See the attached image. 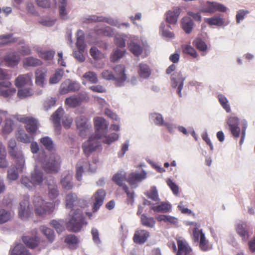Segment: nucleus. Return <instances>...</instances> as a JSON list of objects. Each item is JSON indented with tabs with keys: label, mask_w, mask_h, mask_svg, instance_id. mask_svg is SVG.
<instances>
[{
	"label": "nucleus",
	"mask_w": 255,
	"mask_h": 255,
	"mask_svg": "<svg viewBox=\"0 0 255 255\" xmlns=\"http://www.w3.org/2000/svg\"><path fill=\"white\" fill-rule=\"evenodd\" d=\"M15 137L18 141L24 142V143H28V142H30L31 140V136H28L23 129L18 130L15 134Z\"/></svg>",
	"instance_id": "a19ab883"
},
{
	"label": "nucleus",
	"mask_w": 255,
	"mask_h": 255,
	"mask_svg": "<svg viewBox=\"0 0 255 255\" xmlns=\"http://www.w3.org/2000/svg\"><path fill=\"white\" fill-rule=\"evenodd\" d=\"M181 12L180 7H173L166 13V20L170 24H175Z\"/></svg>",
	"instance_id": "5701e85b"
},
{
	"label": "nucleus",
	"mask_w": 255,
	"mask_h": 255,
	"mask_svg": "<svg viewBox=\"0 0 255 255\" xmlns=\"http://www.w3.org/2000/svg\"><path fill=\"white\" fill-rule=\"evenodd\" d=\"M128 47L130 51L135 56H138L143 52V49L140 45L135 43V42H130V43L128 44Z\"/></svg>",
	"instance_id": "79ce46f5"
},
{
	"label": "nucleus",
	"mask_w": 255,
	"mask_h": 255,
	"mask_svg": "<svg viewBox=\"0 0 255 255\" xmlns=\"http://www.w3.org/2000/svg\"><path fill=\"white\" fill-rule=\"evenodd\" d=\"M43 180V172L38 169H34L31 173V178L27 176H22L20 179L21 184L29 189L32 188L36 185H40Z\"/></svg>",
	"instance_id": "20e7f679"
},
{
	"label": "nucleus",
	"mask_w": 255,
	"mask_h": 255,
	"mask_svg": "<svg viewBox=\"0 0 255 255\" xmlns=\"http://www.w3.org/2000/svg\"><path fill=\"white\" fill-rule=\"evenodd\" d=\"M227 8L221 3L217 1H207L203 6L201 11L202 12L214 13L217 10L219 11H226Z\"/></svg>",
	"instance_id": "f8f14e48"
},
{
	"label": "nucleus",
	"mask_w": 255,
	"mask_h": 255,
	"mask_svg": "<svg viewBox=\"0 0 255 255\" xmlns=\"http://www.w3.org/2000/svg\"><path fill=\"white\" fill-rule=\"evenodd\" d=\"M90 53L91 56H92V57L94 59H102V58L104 57V56L102 52L98 50L97 47H93L91 48L90 50Z\"/></svg>",
	"instance_id": "13d9d810"
},
{
	"label": "nucleus",
	"mask_w": 255,
	"mask_h": 255,
	"mask_svg": "<svg viewBox=\"0 0 255 255\" xmlns=\"http://www.w3.org/2000/svg\"><path fill=\"white\" fill-rule=\"evenodd\" d=\"M145 195L147 197L153 201H159V197L158 195V191L156 187L152 186L149 189L148 191L145 192Z\"/></svg>",
	"instance_id": "3c124183"
},
{
	"label": "nucleus",
	"mask_w": 255,
	"mask_h": 255,
	"mask_svg": "<svg viewBox=\"0 0 255 255\" xmlns=\"http://www.w3.org/2000/svg\"><path fill=\"white\" fill-rule=\"evenodd\" d=\"M112 180L118 185L122 187L125 185L124 182L125 180L127 181V175L125 171H119L114 174Z\"/></svg>",
	"instance_id": "c85d7f7f"
},
{
	"label": "nucleus",
	"mask_w": 255,
	"mask_h": 255,
	"mask_svg": "<svg viewBox=\"0 0 255 255\" xmlns=\"http://www.w3.org/2000/svg\"><path fill=\"white\" fill-rule=\"evenodd\" d=\"M151 116L152 119H154L155 124L157 125V126H163L164 119L161 114H152Z\"/></svg>",
	"instance_id": "338daca9"
},
{
	"label": "nucleus",
	"mask_w": 255,
	"mask_h": 255,
	"mask_svg": "<svg viewBox=\"0 0 255 255\" xmlns=\"http://www.w3.org/2000/svg\"><path fill=\"white\" fill-rule=\"evenodd\" d=\"M33 94V91L31 88L27 89H21L18 90L17 96L19 98H23L26 97L31 96Z\"/></svg>",
	"instance_id": "052dcab7"
},
{
	"label": "nucleus",
	"mask_w": 255,
	"mask_h": 255,
	"mask_svg": "<svg viewBox=\"0 0 255 255\" xmlns=\"http://www.w3.org/2000/svg\"><path fill=\"white\" fill-rule=\"evenodd\" d=\"M96 33L98 35H106V36H113L114 35V32L113 28L110 26H105L102 28H95Z\"/></svg>",
	"instance_id": "ea45409f"
},
{
	"label": "nucleus",
	"mask_w": 255,
	"mask_h": 255,
	"mask_svg": "<svg viewBox=\"0 0 255 255\" xmlns=\"http://www.w3.org/2000/svg\"><path fill=\"white\" fill-rule=\"evenodd\" d=\"M59 196V191L56 185H49L48 186V196L50 200H53V205H54L55 201Z\"/></svg>",
	"instance_id": "a18cd8bd"
},
{
	"label": "nucleus",
	"mask_w": 255,
	"mask_h": 255,
	"mask_svg": "<svg viewBox=\"0 0 255 255\" xmlns=\"http://www.w3.org/2000/svg\"><path fill=\"white\" fill-rule=\"evenodd\" d=\"M236 231L240 237H241L243 241L247 242L249 239L250 232L247 228L246 223L242 222V223H237L236 226Z\"/></svg>",
	"instance_id": "6ab92c4d"
},
{
	"label": "nucleus",
	"mask_w": 255,
	"mask_h": 255,
	"mask_svg": "<svg viewBox=\"0 0 255 255\" xmlns=\"http://www.w3.org/2000/svg\"><path fill=\"white\" fill-rule=\"evenodd\" d=\"M64 74V71L63 69L56 70L54 73L49 78V84H57L59 82L63 77Z\"/></svg>",
	"instance_id": "e433bc0d"
},
{
	"label": "nucleus",
	"mask_w": 255,
	"mask_h": 255,
	"mask_svg": "<svg viewBox=\"0 0 255 255\" xmlns=\"http://www.w3.org/2000/svg\"><path fill=\"white\" fill-rule=\"evenodd\" d=\"M126 68L124 64H118L115 66L113 70L115 73L114 81H115L117 86H122L127 79L126 74Z\"/></svg>",
	"instance_id": "0eeeda50"
},
{
	"label": "nucleus",
	"mask_w": 255,
	"mask_h": 255,
	"mask_svg": "<svg viewBox=\"0 0 255 255\" xmlns=\"http://www.w3.org/2000/svg\"><path fill=\"white\" fill-rule=\"evenodd\" d=\"M34 212L36 215H44L51 214L54 211L56 205H59L60 200H56L54 205L51 202H45L41 196L35 195L33 199Z\"/></svg>",
	"instance_id": "7ed1b4c3"
},
{
	"label": "nucleus",
	"mask_w": 255,
	"mask_h": 255,
	"mask_svg": "<svg viewBox=\"0 0 255 255\" xmlns=\"http://www.w3.org/2000/svg\"><path fill=\"white\" fill-rule=\"evenodd\" d=\"M55 54V50H45V51H39V56L42 59L48 60L52 59Z\"/></svg>",
	"instance_id": "4d7b16f0"
},
{
	"label": "nucleus",
	"mask_w": 255,
	"mask_h": 255,
	"mask_svg": "<svg viewBox=\"0 0 255 255\" xmlns=\"http://www.w3.org/2000/svg\"><path fill=\"white\" fill-rule=\"evenodd\" d=\"M11 157L15 159V162L18 166V170L23 171L25 165V159L22 150L17 148V143L13 148V152L11 153Z\"/></svg>",
	"instance_id": "2eb2a0df"
},
{
	"label": "nucleus",
	"mask_w": 255,
	"mask_h": 255,
	"mask_svg": "<svg viewBox=\"0 0 255 255\" xmlns=\"http://www.w3.org/2000/svg\"><path fill=\"white\" fill-rule=\"evenodd\" d=\"M40 230L41 233L45 236L47 240L49 243H52L54 241L55 237L54 232L52 229L48 228L45 226H41L40 227Z\"/></svg>",
	"instance_id": "473e14b6"
},
{
	"label": "nucleus",
	"mask_w": 255,
	"mask_h": 255,
	"mask_svg": "<svg viewBox=\"0 0 255 255\" xmlns=\"http://www.w3.org/2000/svg\"><path fill=\"white\" fill-rule=\"evenodd\" d=\"M61 164V157L57 154H51L48 160L45 163L44 168L47 172L56 173Z\"/></svg>",
	"instance_id": "9d476101"
},
{
	"label": "nucleus",
	"mask_w": 255,
	"mask_h": 255,
	"mask_svg": "<svg viewBox=\"0 0 255 255\" xmlns=\"http://www.w3.org/2000/svg\"><path fill=\"white\" fill-rule=\"evenodd\" d=\"M18 166L16 165L14 167H10L7 170V178L9 180H14L18 177L19 173H22V171H19Z\"/></svg>",
	"instance_id": "37998d69"
},
{
	"label": "nucleus",
	"mask_w": 255,
	"mask_h": 255,
	"mask_svg": "<svg viewBox=\"0 0 255 255\" xmlns=\"http://www.w3.org/2000/svg\"><path fill=\"white\" fill-rule=\"evenodd\" d=\"M218 98L220 104V105H221L223 109H224L227 112H231V108L229 105L227 98H226V96H224V95L222 94L219 95Z\"/></svg>",
	"instance_id": "603ef678"
},
{
	"label": "nucleus",
	"mask_w": 255,
	"mask_h": 255,
	"mask_svg": "<svg viewBox=\"0 0 255 255\" xmlns=\"http://www.w3.org/2000/svg\"><path fill=\"white\" fill-rule=\"evenodd\" d=\"M65 242L67 244L69 245V246H73V247L76 248L79 242V240L76 236L73 235V234H69V235L66 236L65 238Z\"/></svg>",
	"instance_id": "5fc2aeb1"
},
{
	"label": "nucleus",
	"mask_w": 255,
	"mask_h": 255,
	"mask_svg": "<svg viewBox=\"0 0 255 255\" xmlns=\"http://www.w3.org/2000/svg\"><path fill=\"white\" fill-rule=\"evenodd\" d=\"M22 240L27 247L31 249L35 248V247L38 246L39 243V237H36V236L33 237L24 236L22 237Z\"/></svg>",
	"instance_id": "7c9ffc66"
},
{
	"label": "nucleus",
	"mask_w": 255,
	"mask_h": 255,
	"mask_svg": "<svg viewBox=\"0 0 255 255\" xmlns=\"http://www.w3.org/2000/svg\"><path fill=\"white\" fill-rule=\"evenodd\" d=\"M10 255H31V254L26 249L25 246L21 244H18L10 251Z\"/></svg>",
	"instance_id": "cd10ccee"
},
{
	"label": "nucleus",
	"mask_w": 255,
	"mask_h": 255,
	"mask_svg": "<svg viewBox=\"0 0 255 255\" xmlns=\"http://www.w3.org/2000/svg\"><path fill=\"white\" fill-rule=\"evenodd\" d=\"M88 119L85 116L81 115L77 117L75 120L76 127L80 130V135L82 136L85 135V132L88 130L89 125L87 123Z\"/></svg>",
	"instance_id": "aec40b11"
},
{
	"label": "nucleus",
	"mask_w": 255,
	"mask_h": 255,
	"mask_svg": "<svg viewBox=\"0 0 255 255\" xmlns=\"http://www.w3.org/2000/svg\"><path fill=\"white\" fill-rule=\"evenodd\" d=\"M24 66H40L42 62L39 59L35 58L33 57H28L23 59Z\"/></svg>",
	"instance_id": "58836bf2"
},
{
	"label": "nucleus",
	"mask_w": 255,
	"mask_h": 255,
	"mask_svg": "<svg viewBox=\"0 0 255 255\" xmlns=\"http://www.w3.org/2000/svg\"><path fill=\"white\" fill-rule=\"evenodd\" d=\"M47 71L45 68H39L35 71V81L37 85L43 87Z\"/></svg>",
	"instance_id": "a878e982"
},
{
	"label": "nucleus",
	"mask_w": 255,
	"mask_h": 255,
	"mask_svg": "<svg viewBox=\"0 0 255 255\" xmlns=\"http://www.w3.org/2000/svg\"><path fill=\"white\" fill-rule=\"evenodd\" d=\"M106 196V192L104 189H98L93 194L92 197L93 200V212H97L103 205Z\"/></svg>",
	"instance_id": "ddd939ff"
},
{
	"label": "nucleus",
	"mask_w": 255,
	"mask_h": 255,
	"mask_svg": "<svg viewBox=\"0 0 255 255\" xmlns=\"http://www.w3.org/2000/svg\"><path fill=\"white\" fill-rule=\"evenodd\" d=\"M146 202L147 203L148 205H150V209L154 212L166 213V212H170L172 209V206L168 202H161L157 206H155V204H152L149 201H146Z\"/></svg>",
	"instance_id": "4be33fe9"
},
{
	"label": "nucleus",
	"mask_w": 255,
	"mask_h": 255,
	"mask_svg": "<svg viewBox=\"0 0 255 255\" xmlns=\"http://www.w3.org/2000/svg\"><path fill=\"white\" fill-rule=\"evenodd\" d=\"M89 97L86 93H79L77 96H71L66 98L65 104L68 107L75 108L81 105L83 102H87Z\"/></svg>",
	"instance_id": "1a4fd4ad"
},
{
	"label": "nucleus",
	"mask_w": 255,
	"mask_h": 255,
	"mask_svg": "<svg viewBox=\"0 0 255 255\" xmlns=\"http://www.w3.org/2000/svg\"><path fill=\"white\" fill-rule=\"evenodd\" d=\"M31 214V210L29 207V196L24 195L23 200L19 204L18 216L21 219H26Z\"/></svg>",
	"instance_id": "9b49d317"
},
{
	"label": "nucleus",
	"mask_w": 255,
	"mask_h": 255,
	"mask_svg": "<svg viewBox=\"0 0 255 255\" xmlns=\"http://www.w3.org/2000/svg\"><path fill=\"white\" fill-rule=\"evenodd\" d=\"M20 57L15 52L9 53L4 56V60L8 66H17L20 62Z\"/></svg>",
	"instance_id": "bb28decb"
},
{
	"label": "nucleus",
	"mask_w": 255,
	"mask_h": 255,
	"mask_svg": "<svg viewBox=\"0 0 255 255\" xmlns=\"http://www.w3.org/2000/svg\"><path fill=\"white\" fill-rule=\"evenodd\" d=\"M56 103L55 98L51 97L47 99L43 103V107L45 110H48L52 106H54Z\"/></svg>",
	"instance_id": "69168bd1"
},
{
	"label": "nucleus",
	"mask_w": 255,
	"mask_h": 255,
	"mask_svg": "<svg viewBox=\"0 0 255 255\" xmlns=\"http://www.w3.org/2000/svg\"><path fill=\"white\" fill-rule=\"evenodd\" d=\"M40 141L48 150L51 151L54 149V142L51 138L49 137V136H44V137L41 138Z\"/></svg>",
	"instance_id": "de8ad7c7"
},
{
	"label": "nucleus",
	"mask_w": 255,
	"mask_h": 255,
	"mask_svg": "<svg viewBox=\"0 0 255 255\" xmlns=\"http://www.w3.org/2000/svg\"><path fill=\"white\" fill-rule=\"evenodd\" d=\"M205 21L210 25L222 26L225 24V20L221 15H214L206 19Z\"/></svg>",
	"instance_id": "2f4dec72"
},
{
	"label": "nucleus",
	"mask_w": 255,
	"mask_h": 255,
	"mask_svg": "<svg viewBox=\"0 0 255 255\" xmlns=\"http://www.w3.org/2000/svg\"><path fill=\"white\" fill-rule=\"evenodd\" d=\"M94 126L96 128L94 135L90 136L89 138L83 144L84 152L87 156H89L91 152L96 150L100 145L99 139H102L105 143L111 144L119 136L117 133L114 132L109 136H106L108 132V125L105 119L102 117H96L94 119Z\"/></svg>",
	"instance_id": "f257e3e1"
},
{
	"label": "nucleus",
	"mask_w": 255,
	"mask_h": 255,
	"mask_svg": "<svg viewBox=\"0 0 255 255\" xmlns=\"http://www.w3.org/2000/svg\"><path fill=\"white\" fill-rule=\"evenodd\" d=\"M199 247L202 251H208V250H212L213 247L212 244L207 240L205 234L203 232L201 236Z\"/></svg>",
	"instance_id": "c9c22d12"
},
{
	"label": "nucleus",
	"mask_w": 255,
	"mask_h": 255,
	"mask_svg": "<svg viewBox=\"0 0 255 255\" xmlns=\"http://www.w3.org/2000/svg\"><path fill=\"white\" fill-rule=\"evenodd\" d=\"M50 225L56 230L57 233H61L62 231L64 230L63 223H61V222L57 221V220H51Z\"/></svg>",
	"instance_id": "0e129e2a"
},
{
	"label": "nucleus",
	"mask_w": 255,
	"mask_h": 255,
	"mask_svg": "<svg viewBox=\"0 0 255 255\" xmlns=\"http://www.w3.org/2000/svg\"><path fill=\"white\" fill-rule=\"evenodd\" d=\"M72 176L70 174H66V176H64L61 180V183L63 186V188L66 189V190H70L73 187V184L72 182Z\"/></svg>",
	"instance_id": "c03bdc74"
},
{
	"label": "nucleus",
	"mask_w": 255,
	"mask_h": 255,
	"mask_svg": "<svg viewBox=\"0 0 255 255\" xmlns=\"http://www.w3.org/2000/svg\"><path fill=\"white\" fill-rule=\"evenodd\" d=\"M150 233L146 230H137L133 235V241L138 244H143L147 240Z\"/></svg>",
	"instance_id": "412c9836"
},
{
	"label": "nucleus",
	"mask_w": 255,
	"mask_h": 255,
	"mask_svg": "<svg viewBox=\"0 0 255 255\" xmlns=\"http://www.w3.org/2000/svg\"><path fill=\"white\" fill-rule=\"evenodd\" d=\"M12 33L0 35V45H7L17 41L16 38L12 37Z\"/></svg>",
	"instance_id": "49530a36"
},
{
	"label": "nucleus",
	"mask_w": 255,
	"mask_h": 255,
	"mask_svg": "<svg viewBox=\"0 0 255 255\" xmlns=\"http://www.w3.org/2000/svg\"><path fill=\"white\" fill-rule=\"evenodd\" d=\"M227 124L228 125L230 131L233 135L236 137V138L240 136L241 129L239 127V118L236 117H233V116L229 117L227 120Z\"/></svg>",
	"instance_id": "4468645a"
},
{
	"label": "nucleus",
	"mask_w": 255,
	"mask_h": 255,
	"mask_svg": "<svg viewBox=\"0 0 255 255\" xmlns=\"http://www.w3.org/2000/svg\"><path fill=\"white\" fill-rule=\"evenodd\" d=\"M12 215L10 211L4 209H0V224H3L5 222L10 220Z\"/></svg>",
	"instance_id": "8fccbe9b"
},
{
	"label": "nucleus",
	"mask_w": 255,
	"mask_h": 255,
	"mask_svg": "<svg viewBox=\"0 0 255 255\" xmlns=\"http://www.w3.org/2000/svg\"><path fill=\"white\" fill-rule=\"evenodd\" d=\"M140 222L143 226H146V227L153 228L154 227L156 222L154 217L142 214L140 216Z\"/></svg>",
	"instance_id": "72a5a7b5"
},
{
	"label": "nucleus",
	"mask_w": 255,
	"mask_h": 255,
	"mask_svg": "<svg viewBox=\"0 0 255 255\" xmlns=\"http://www.w3.org/2000/svg\"><path fill=\"white\" fill-rule=\"evenodd\" d=\"M194 23L190 16L183 17L181 19V27L184 30L185 33H190L194 27Z\"/></svg>",
	"instance_id": "393cba45"
},
{
	"label": "nucleus",
	"mask_w": 255,
	"mask_h": 255,
	"mask_svg": "<svg viewBox=\"0 0 255 255\" xmlns=\"http://www.w3.org/2000/svg\"><path fill=\"white\" fill-rule=\"evenodd\" d=\"M171 79L173 81V86H177V93L180 97H181V91L183 88L184 78L182 76L181 72H175L172 75Z\"/></svg>",
	"instance_id": "f3484780"
},
{
	"label": "nucleus",
	"mask_w": 255,
	"mask_h": 255,
	"mask_svg": "<svg viewBox=\"0 0 255 255\" xmlns=\"http://www.w3.org/2000/svg\"><path fill=\"white\" fill-rule=\"evenodd\" d=\"M139 69L138 70V74L140 77L142 78H147L151 74V70L147 64H141L138 65Z\"/></svg>",
	"instance_id": "f704fd0d"
},
{
	"label": "nucleus",
	"mask_w": 255,
	"mask_h": 255,
	"mask_svg": "<svg viewBox=\"0 0 255 255\" xmlns=\"http://www.w3.org/2000/svg\"><path fill=\"white\" fill-rule=\"evenodd\" d=\"M64 111L62 107H59L57 110L52 115L51 120L56 128H60V120H62V124L63 126L65 128H70L72 122L73 120L68 116H64Z\"/></svg>",
	"instance_id": "39448f33"
},
{
	"label": "nucleus",
	"mask_w": 255,
	"mask_h": 255,
	"mask_svg": "<svg viewBox=\"0 0 255 255\" xmlns=\"http://www.w3.org/2000/svg\"><path fill=\"white\" fill-rule=\"evenodd\" d=\"M17 120L21 123H24L25 128L30 134H34L39 127L38 121L34 117L22 116L21 117H18Z\"/></svg>",
	"instance_id": "423d86ee"
},
{
	"label": "nucleus",
	"mask_w": 255,
	"mask_h": 255,
	"mask_svg": "<svg viewBox=\"0 0 255 255\" xmlns=\"http://www.w3.org/2000/svg\"><path fill=\"white\" fill-rule=\"evenodd\" d=\"M59 14L62 18H65L67 15L66 6L67 0H59Z\"/></svg>",
	"instance_id": "6e6d98bb"
},
{
	"label": "nucleus",
	"mask_w": 255,
	"mask_h": 255,
	"mask_svg": "<svg viewBox=\"0 0 255 255\" xmlns=\"http://www.w3.org/2000/svg\"><path fill=\"white\" fill-rule=\"evenodd\" d=\"M156 218L158 222H164L166 223H170L175 225L177 223L178 219L174 216H169V215H158L156 216Z\"/></svg>",
	"instance_id": "4c0bfd02"
},
{
	"label": "nucleus",
	"mask_w": 255,
	"mask_h": 255,
	"mask_svg": "<svg viewBox=\"0 0 255 255\" xmlns=\"http://www.w3.org/2000/svg\"><path fill=\"white\" fill-rule=\"evenodd\" d=\"M14 84L18 88H21L24 85H32L31 75L28 73L18 75L15 80Z\"/></svg>",
	"instance_id": "b1692460"
},
{
	"label": "nucleus",
	"mask_w": 255,
	"mask_h": 255,
	"mask_svg": "<svg viewBox=\"0 0 255 255\" xmlns=\"http://www.w3.org/2000/svg\"><path fill=\"white\" fill-rule=\"evenodd\" d=\"M183 52L184 53H187V54H189L192 56L193 57H197L198 54L197 53V51L194 47L190 46V45H184L182 47Z\"/></svg>",
	"instance_id": "680f3d73"
},
{
	"label": "nucleus",
	"mask_w": 255,
	"mask_h": 255,
	"mask_svg": "<svg viewBox=\"0 0 255 255\" xmlns=\"http://www.w3.org/2000/svg\"><path fill=\"white\" fill-rule=\"evenodd\" d=\"M13 121L10 119H6L4 125L2 128V132L4 134H8L13 130Z\"/></svg>",
	"instance_id": "864d4df0"
},
{
	"label": "nucleus",
	"mask_w": 255,
	"mask_h": 255,
	"mask_svg": "<svg viewBox=\"0 0 255 255\" xmlns=\"http://www.w3.org/2000/svg\"><path fill=\"white\" fill-rule=\"evenodd\" d=\"M6 151L4 146L3 152H1L0 154V167L5 168L8 166V162L6 159Z\"/></svg>",
	"instance_id": "774afa93"
},
{
	"label": "nucleus",
	"mask_w": 255,
	"mask_h": 255,
	"mask_svg": "<svg viewBox=\"0 0 255 255\" xmlns=\"http://www.w3.org/2000/svg\"><path fill=\"white\" fill-rule=\"evenodd\" d=\"M107 21L105 17L98 16V15H89L87 18H85L84 21L85 22H95V21ZM109 22V21H107ZM110 23V22H109ZM112 24V22L110 23Z\"/></svg>",
	"instance_id": "bf43d9fd"
},
{
	"label": "nucleus",
	"mask_w": 255,
	"mask_h": 255,
	"mask_svg": "<svg viewBox=\"0 0 255 255\" xmlns=\"http://www.w3.org/2000/svg\"><path fill=\"white\" fill-rule=\"evenodd\" d=\"M81 85L76 81L68 79L64 81L60 85L59 93L61 95H65L69 92H75L79 91Z\"/></svg>",
	"instance_id": "6e6552de"
},
{
	"label": "nucleus",
	"mask_w": 255,
	"mask_h": 255,
	"mask_svg": "<svg viewBox=\"0 0 255 255\" xmlns=\"http://www.w3.org/2000/svg\"><path fill=\"white\" fill-rule=\"evenodd\" d=\"M76 47L79 50H81L83 53L86 47V44L85 42L84 33L81 29H79L77 32Z\"/></svg>",
	"instance_id": "c756f323"
},
{
	"label": "nucleus",
	"mask_w": 255,
	"mask_h": 255,
	"mask_svg": "<svg viewBox=\"0 0 255 255\" xmlns=\"http://www.w3.org/2000/svg\"><path fill=\"white\" fill-rule=\"evenodd\" d=\"M178 250L176 255H191L192 249L185 240H177Z\"/></svg>",
	"instance_id": "dca6fc26"
},
{
	"label": "nucleus",
	"mask_w": 255,
	"mask_h": 255,
	"mask_svg": "<svg viewBox=\"0 0 255 255\" xmlns=\"http://www.w3.org/2000/svg\"><path fill=\"white\" fill-rule=\"evenodd\" d=\"M125 53V50H120V49H116L114 51L111 57V60L112 62H115L120 58L123 57Z\"/></svg>",
	"instance_id": "e2e57ef3"
},
{
	"label": "nucleus",
	"mask_w": 255,
	"mask_h": 255,
	"mask_svg": "<svg viewBox=\"0 0 255 255\" xmlns=\"http://www.w3.org/2000/svg\"><path fill=\"white\" fill-rule=\"evenodd\" d=\"M83 77L89 81V82L92 83V84H96V83L98 82V76L94 71H87V72L84 74Z\"/></svg>",
	"instance_id": "09e8293b"
},
{
	"label": "nucleus",
	"mask_w": 255,
	"mask_h": 255,
	"mask_svg": "<svg viewBox=\"0 0 255 255\" xmlns=\"http://www.w3.org/2000/svg\"><path fill=\"white\" fill-rule=\"evenodd\" d=\"M146 177V172L145 171H142L140 173L131 172L130 173L127 178V181L130 185H134L138 182L145 179Z\"/></svg>",
	"instance_id": "a211bd4d"
},
{
	"label": "nucleus",
	"mask_w": 255,
	"mask_h": 255,
	"mask_svg": "<svg viewBox=\"0 0 255 255\" xmlns=\"http://www.w3.org/2000/svg\"><path fill=\"white\" fill-rule=\"evenodd\" d=\"M66 207L73 209L78 206L80 202L78 195L75 193H69L66 196ZM70 216L71 218L66 224V228L71 232H79L82 229L84 222V217L79 209L71 210Z\"/></svg>",
	"instance_id": "f03ea898"
}]
</instances>
